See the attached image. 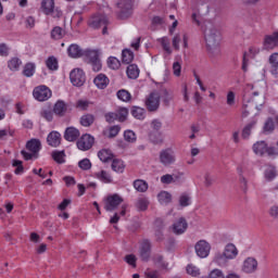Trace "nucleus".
Masks as SVG:
<instances>
[{"mask_svg":"<svg viewBox=\"0 0 278 278\" xmlns=\"http://www.w3.org/2000/svg\"><path fill=\"white\" fill-rule=\"evenodd\" d=\"M204 38L206 47L210 51H216L220 47V42L223 41V35L220 30H218L214 26H208L204 30Z\"/></svg>","mask_w":278,"mask_h":278,"instance_id":"f257e3e1","label":"nucleus"},{"mask_svg":"<svg viewBox=\"0 0 278 278\" xmlns=\"http://www.w3.org/2000/svg\"><path fill=\"white\" fill-rule=\"evenodd\" d=\"M87 60L91 65V68L94 73H99L103 68L101 63V52L99 50H87L86 51Z\"/></svg>","mask_w":278,"mask_h":278,"instance_id":"f03ea898","label":"nucleus"},{"mask_svg":"<svg viewBox=\"0 0 278 278\" xmlns=\"http://www.w3.org/2000/svg\"><path fill=\"white\" fill-rule=\"evenodd\" d=\"M160 163L163 166H173L177 162V156L175 155V150L173 148H166L159 153Z\"/></svg>","mask_w":278,"mask_h":278,"instance_id":"7ed1b4c3","label":"nucleus"},{"mask_svg":"<svg viewBox=\"0 0 278 278\" xmlns=\"http://www.w3.org/2000/svg\"><path fill=\"white\" fill-rule=\"evenodd\" d=\"M129 115V110L127 108H119V110L114 112H109L104 115L106 123H114V121H118L119 123H125L127 121V116Z\"/></svg>","mask_w":278,"mask_h":278,"instance_id":"20e7f679","label":"nucleus"},{"mask_svg":"<svg viewBox=\"0 0 278 278\" xmlns=\"http://www.w3.org/2000/svg\"><path fill=\"white\" fill-rule=\"evenodd\" d=\"M119 18H129L134 14V0H122L117 2Z\"/></svg>","mask_w":278,"mask_h":278,"instance_id":"39448f33","label":"nucleus"},{"mask_svg":"<svg viewBox=\"0 0 278 278\" xmlns=\"http://www.w3.org/2000/svg\"><path fill=\"white\" fill-rule=\"evenodd\" d=\"M70 80L73 86L81 87L86 84V73L81 68H74L70 73Z\"/></svg>","mask_w":278,"mask_h":278,"instance_id":"423d86ee","label":"nucleus"},{"mask_svg":"<svg viewBox=\"0 0 278 278\" xmlns=\"http://www.w3.org/2000/svg\"><path fill=\"white\" fill-rule=\"evenodd\" d=\"M278 47V31H274L269 35H265L263 38V50L273 51Z\"/></svg>","mask_w":278,"mask_h":278,"instance_id":"0eeeda50","label":"nucleus"},{"mask_svg":"<svg viewBox=\"0 0 278 278\" xmlns=\"http://www.w3.org/2000/svg\"><path fill=\"white\" fill-rule=\"evenodd\" d=\"M51 89L49 87L41 85L34 89L33 96L36 101H49L51 99Z\"/></svg>","mask_w":278,"mask_h":278,"instance_id":"6e6552de","label":"nucleus"},{"mask_svg":"<svg viewBox=\"0 0 278 278\" xmlns=\"http://www.w3.org/2000/svg\"><path fill=\"white\" fill-rule=\"evenodd\" d=\"M139 255L142 262H149L151 260V241L143 239L139 244Z\"/></svg>","mask_w":278,"mask_h":278,"instance_id":"1a4fd4ad","label":"nucleus"},{"mask_svg":"<svg viewBox=\"0 0 278 278\" xmlns=\"http://www.w3.org/2000/svg\"><path fill=\"white\" fill-rule=\"evenodd\" d=\"M123 203V198L118 194L109 195L104 202V210L106 212H114L118 205Z\"/></svg>","mask_w":278,"mask_h":278,"instance_id":"9d476101","label":"nucleus"},{"mask_svg":"<svg viewBox=\"0 0 278 278\" xmlns=\"http://www.w3.org/2000/svg\"><path fill=\"white\" fill-rule=\"evenodd\" d=\"M195 253L198 257L205 258L210 255V251H212V245L205 240H200L194 245Z\"/></svg>","mask_w":278,"mask_h":278,"instance_id":"9b49d317","label":"nucleus"},{"mask_svg":"<svg viewBox=\"0 0 278 278\" xmlns=\"http://www.w3.org/2000/svg\"><path fill=\"white\" fill-rule=\"evenodd\" d=\"M92 144H94V137L91 135H83L80 139L77 141V148L80 151H88L92 149Z\"/></svg>","mask_w":278,"mask_h":278,"instance_id":"f8f14e48","label":"nucleus"},{"mask_svg":"<svg viewBox=\"0 0 278 278\" xmlns=\"http://www.w3.org/2000/svg\"><path fill=\"white\" fill-rule=\"evenodd\" d=\"M207 0H198L192 7L191 21L194 25H201V5H205Z\"/></svg>","mask_w":278,"mask_h":278,"instance_id":"ddd939ff","label":"nucleus"},{"mask_svg":"<svg viewBox=\"0 0 278 278\" xmlns=\"http://www.w3.org/2000/svg\"><path fill=\"white\" fill-rule=\"evenodd\" d=\"M170 229L173 233H175V236H181L186 233L188 229V222L186 220V218L180 217L172 225Z\"/></svg>","mask_w":278,"mask_h":278,"instance_id":"4468645a","label":"nucleus"},{"mask_svg":"<svg viewBox=\"0 0 278 278\" xmlns=\"http://www.w3.org/2000/svg\"><path fill=\"white\" fill-rule=\"evenodd\" d=\"M181 42H182L185 49H188V36L181 35V34H176L172 39L173 49L175 51H179V49L181 48L180 47Z\"/></svg>","mask_w":278,"mask_h":278,"instance_id":"2eb2a0df","label":"nucleus"},{"mask_svg":"<svg viewBox=\"0 0 278 278\" xmlns=\"http://www.w3.org/2000/svg\"><path fill=\"white\" fill-rule=\"evenodd\" d=\"M47 143L49 147H60V144H62V135L55 130H52L47 137Z\"/></svg>","mask_w":278,"mask_h":278,"instance_id":"dca6fc26","label":"nucleus"},{"mask_svg":"<svg viewBox=\"0 0 278 278\" xmlns=\"http://www.w3.org/2000/svg\"><path fill=\"white\" fill-rule=\"evenodd\" d=\"M243 273H247L248 275H251L257 270V260L253 257H248L243 262V267H242Z\"/></svg>","mask_w":278,"mask_h":278,"instance_id":"f3484780","label":"nucleus"},{"mask_svg":"<svg viewBox=\"0 0 278 278\" xmlns=\"http://www.w3.org/2000/svg\"><path fill=\"white\" fill-rule=\"evenodd\" d=\"M93 84L99 88V90H105V88H108L110 85V78H108L105 74H98L93 79Z\"/></svg>","mask_w":278,"mask_h":278,"instance_id":"a211bd4d","label":"nucleus"},{"mask_svg":"<svg viewBox=\"0 0 278 278\" xmlns=\"http://www.w3.org/2000/svg\"><path fill=\"white\" fill-rule=\"evenodd\" d=\"M148 138L152 144H164V135H162V131L150 130Z\"/></svg>","mask_w":278,"mask_h":278,"instance_id":"6ab92c4d","label":"nucleus"},{"mask_svg":"<svg viewBox=\"0 0 278 278\" xmlns=\"http://www.w3.org/2000/svg\"><path fill=\"white\" fill-rule=\"evenodd\" d=\"M21 66H23V61L18 56H13L8 61V68L12 73L21 71Z\"/></svg>","mask_w":278,"mask_h":278,"instance_id":"aec40b11","label":"nucleus"},{"mask_svg":"<svg viewBox=\"0 0 278 278\" xmlns=\"http://www.w3.org/2000/svg\"><path fill=\"white\" fill-rule=\"evenodd\" d=\"M89 25L96 28L104 27V25H108V17L105 15H96L90 20Z\"/></svg>","mask_w":278,"mask_h":278,"instance_id":"412c9836","label":"nucleus"},{"mask_svg":"<svg viewBox=\"0 0 278 278\" xmlns=\"http://www.w3.org/2000/svg\"><path fill=\"white\" fill-rule=\"evenodd\" d=\"M228 260H236L238 257V248L233 243H228L223 252Z\"/></svg>","mask_w":278,"mask_h":278,"instance_id":"4be33fe9","label":"nucleus"},{"mask_svg":"<svg viewBox=\"0 0 278 278\" xmlns=\"http://www.w3.org/2000/svg\"><path fill=\"white\" fill-rule=\"evenodd\" d=\"M64 138L67 140V142H75V140L79 138V130H77L75 127L66 128Z\"/></svg>","mask_w":278,"mask_h":278,"instance_id":"5701e85b","label":"nucleus"},{"mask_svg":"<svg viewBox=\"0 0 278 278\" xmlns=\"http://www.w3.org/2000/svg\"><path fill=\"white\" fill-rule=\"evenodd\" d=\"M267 147L268 144L266 143V141H257L253 144V152L255 153V155H260L262 157L266 155Z\"/></svg>","mask_w":278,"mask_h":278,"instance_id":"b1692460","label":"nucleus"},{"mask_svg":"<svg viewBox=\"0 0 278 278\" xmlns=\"http://www.w3.org/2000/svg\"><path fill=\"white\" fill-rule=\"evenodd\" d=\"M26 149L30 151V153H35L36 155H38V152L40 151V149H42V144L38 139H30L26 143Z\"/></svg>","mask_w":278,"mask_h":278,"instance_id":"393cba45","label":"nucleus"},{"mask_svg":"<svg viewBox=\"0 0 278 278\" xmlns=\"http://www.w3.org/2000/svg\"><path fill=\"white\" fill-rule=\"evenodd\" d=\"M255 125H257V121L252 119L250 123H248L241 132V136L243 138V140H249V138L251 137V131H253V129H255Z\"/></svg>","mask_w":278,"mask_h":278,"instance_id":"a878e982","label":"nucleus"},{"mask_svg":"<svg viewBox=\"0 0 278 278\" xmlns=\"http://www.w3.org/2000/svg\"><path fill=\"white\" fill-rule=\"evenodd\" d=\"M55 8V2L53 0H42L41 1V12L47 16L51 15L52 10Z\"/></svg>","mask_w":278,"mask_h":278,"instance_id":"bb28decb","label":"nucleus"},{"mask_svg":"<svg viewBox=\"0 0 278 278\" xmlns=\"http://www.w3.org/2000/svg\"><path fill=\"white\" fill-rule=\"evenodd\" d=\"M52 111L55 116H66V114H71L72 109L68 105H54Z\"/></svg>","mask_w":278,"mask_h":278,"instance_id":"cd10ccee","label":"nucleus"},{"mask_svg":"<svg viewBox=\"0 0 278 278\" xmlns=\"http://www.w3.org/2000/svg\"><path fill=\"white\" fill-rule=\"evenodd\" d=\"M94 177L102 181V184H112V176L106 170L94 173Z\"/></svg>","mask_w":278,"mask_h":278,"instance_id":"c85d7f7f","label":"nucleus"},{"mask_svg":"<svg viewBox=\"0 0 278 278\" xmlns=\"http://www.w3.org/2000/svg\"><path fill=\"white\" fill-rule=\"evenodd\" d=\"M126 73H127V77H129V79H138L139 75H140V70L138 68V65L130 64V65H128Z\"/></svg>","mask_w":278,"mask_h":278,"instance_id":"c756f323","label":"nucleus"},{"mask_svg":"<svg viewBox=\"0 0 278 278\" xmlns=\"http://www.w3.org/2000/svg\"><path fill=\"white\" fill-rule=\"evenodd\" d=\"M98 157L101 162H110V160L114 159V154L112 153V150L102 149L98 152Z\"/></svg>","mask_w":278,"mask_h":278,"instance_id":"7c9ffc66","label":"nucleus"},{"mask_svg":"<svg viewBox=\"0 0 278 278\" xmlns=\"http://www.w3.org/2000/svg\"><path fill=\"white\" fill-rule=\"evenodd\" d=\"M213 262H215L217 266H227L229 257H227V255H225L223 252H217L213 258Z\"/></svg>","mask_w":278,"mask_h":278,"instance_id":"2f4dec72","label":"nucleus"},{"mask_svg":"<svg viewBox=\"0 0 278 278\" xmlns=\"http://www.w3.org/2000/svg\"><path fill=\"white\" fill-rule=\"evenodd\" d=\"M67 53L70 55V58H81V48L79 46H77L76 43H72L68 48H67Z\"/></svg>","mask_w":278,"mask_h":278,"instance_id":"473e14b6","label":"nucleus"},{"mask_svg":"<svg viewBox=\"0 0 278 278\" xmlns=\"http://www.w3.org/2000/svg\"><path fill=\"white\" fill-rule=\"evenodd\" d=\"M146 105H160V93L157 91L151 92L146 99Z\"/></svg>","mask_w":278,"mask_h":278,"instance_id":"72a5a7b5","label":"nucleus"},{"mask_svg":"<svg viewBox=\"0 0 278 278\" xmlns=\"http://www.w3.org/2000/svg\"><path fill=\"white\" fill-rule=\"evenodd\" d=\"M131 115L138 121H144V116H147V111L143 108L134 106L131 110Z\"/></svg>","mask_w":278,"mask_h":278,"instance_id":"f704fd0d","label":"nucleus"},{"mask_svg":"<svg viewBox=\"0 0 278 278\" xmlns=\"http://www.w3.org/2000/svg\"><path fill=\"white\" fill-rule=\"evenodd\" d=\"M134 188L137 192H147L149 190V184L146 180L137 179L134 181Z\"/></svg>","mask_w":278,"mask_h":278,"instance_id":"c9c22d12","label":"nucleus"},{"mask_svg":"<svg viewBox=\"0 0 278 278\" xmlns=\"http://www.w3.org/2000/svg\"><path fill=\"white\" fill-rule=\"evenodd\" d=\"M159 42L162 45L163 50L167 55L173 54V48L170 47V39L168 37H162L159 39Z\"/></svg>","mask_w":278,"mask_h":278,"instance_id":"e433bc0d","label":"nucleus"},{"mask_svg":"<svg viewBox=\"0 0 278 278\" xmlns=\"http://www.w3.org/2000/svg\"><path fill=\"white\" fill-rule=\"evenodd\" d=\"M79 123L83 127H91L94 124V115L85 114L80 117Z\"/></svg>","mask_w":278,"mask_h":278,"instance_id":"4c0bfd02","label":"nucleus"},{"mask_svg":"<svg viewBox=\"0 0 278 278\" xmlns=\"http://www.w3.org/2000/svg\"><path fill=\"white\" fill-rule=\"evenodd\" d=\"M36 74V63H26L24 65L23 75L25 77H34Z\"/></svg>","mask_w":278,"mask_h":278,"instance_id":"58836bf2","label":"nucleus"},{"mask_svg":"<svg viewBox=\"0 0 278 278\" xmlns=\"http://www.w3.org/2000/svg\"><path fill=\"white\" fill-rule=\"evenodd\" d=\"M112 170L115 173H124L125 170V163L121 159H114L111 165Z\"/></svg>","mask_w":278,"mask_h":278,"instance_id":"ea45409f","label":"nucleus"},{"mask_svg":"<svg viewBox=\"0 0 278 278\" xmlns=\"http://www.w3.org/2000/svg\"><path fill=\"white\" fill-rule=\"evenodd\" d=\"M157 197H159L160 203H162L163 205H168V203L173 201V195L167 191L160 192Z\"/></svg>","mask_w":278,"mask_h":278,"instance_id":"a19ab883","label":"nucleus"},{"mask_svg":"<svg viewBox=\"0 0 278 278\" xmlns=\"http://www.w3.org/2000/svg\"><path fill=\"white\" fill-rule=\"evenodd\" d=\"M136 207L139 212H147L149 208V200L147 198H139L136 202Z\"/></svg>","mask_w":278,"mask_h":278,"instance_id":"79ce46f5","label":"nucleus"},{"mask_svg":"<svg viewBox=\"0 0 278 278\" xmlns=\"http://www.w3.org/2000/svg\"><path fill=\"white\" fill-rule=\"evenodd\" d=\"M64 29H62V27L60 26H55L52 30H51V38L53 40H62V38H64Z\"/></svg>","mask_w":278,"mask_h":278,"instance_id":"37998d69","label":"nucleus"},{"mask_svg":"<svg viewBox=\"0 0 278 278\" xmlns=\"http://www.w3.org/2000/svg\"><path fill=\"white\" fill-rule=\"evenodd\" d=\"M106 64L112 71H118V68H121V61L116 56H110Z\"/></svg>","mask_w":278,"mask_h":278,"instance_id":"c03bdc74","label":"nucleus"},{"mask_svg":"<svg viewBox=\"0 0 278 278\" xmlns=\"http://www.w3.org/2000/svg\"><path fill=\"white\" fill-rule=\"evenodd\" d=\"M64 157H66V154H64V151L55 150L52 152V159L54 160V162H56V164H64V162H66Z\"/></svg>","mask_w":278,"mask_h":278,"instance_id":"a18cd8bd","label":"nucleus"},{"mask_svg":"<svg viewBox=\"0 0 278 278\" xmlns=\"http://www.w3.org/2000/svg\"><path fill=\"white\" fill-rule=\"evenodd\" d=\"M122 62L124 64H131L134 62V52L131 50H124L122 52Z\"/></svg>","mask_w":278,"mask_h":278,"instance_id":"49530a36","label":"nucleus"},{"mask_svg":"<svg viewBox=\"0 0 278 278\" xmlns=\"http://www.w3.org/2000/svg\"><path fill=\"white\" fill-rule=\"evenodd\" d=\"M117 99H119V101H123L124 103H129V101H131V93H129L125 89H122L117 91Z\"/></svg>","mask_w":278,"mask_h":278,"instance_id":"de8ad7c7","label":"nucleus"},{"mask_svg":"<svg viewBox=\"0 0 278 278\" xmlns=\"http://www.w3.org/2000/svg\"><path fill=\"white\" fill-rule=\"evenodd\" d=\"M277 177V169L273 166H269L265 169V179L267 181H273Z\"/></svg>","mask_w":278,"mask_h":278,"instance_id":"09e8293b","label":"nucleus"},{"mask_svg":"<svg viewBox=\"0 0 278 278\" xmlns=\"http://www.w3.org/2000/svg\"><path fill=\"white\" fill-rule=\"evenodd\" d=\"M153 262L156 264V266H160L161 268H168V263L164 262V256L161 254H155L153 256Z\"/></svg>","mask_w":278,"mask_h":278,"instance_id":"8fccbe9b","label":"nucleus"},{"mask_svg":"<svg viewBox=\"0 0 278 278\" xmlns=\"http://www.w3.org/2000/svg\"><path fill=\"white\" fill-rule=\"evenodd\" d=\"M41 116L42 118L51 123V121H53V109H51V106L43 109L41 111Z\"/></svg>","mask_w":278,"mask_h":278,"instance_id":"3c124183","label":"nucleus"},{"mask_svg":"<svg viewBox=\"0 0 278 278\" xmlns=\"http://www.w3.org/2000/svg\"><path fill=\"white\" fill-rule=\"evenodd\" d=\"M46 65L49 71H58V59L55 56H50L46 61Z\"/></svg>","mask_w":278,"mask_h":278,"instance_id":"603ef678","label":"nucleus"},{"mask_svg":"<svg viewBox=\"0 0 278 278\" xmlns=\"http://www.w3.org/2000/svg\"><path fill=\"white\" fill-rule=\"evenodd\" d=\"M172 68L175 77H181V61H175Z\"/></svg>","mask_w":278,"mask_h":278,"instance_id":"864d4df0","label":"nucleus"},{"mask_svg":"<svg viewBox=\"0 0 278 278\" xmlns=\"http://www.w3.org/2000/svg\"><path fill=\"white\" fill-rule=\"evenodd\" d=\"M78 166L81 170H90L92 168V163L88 159H83L78 162Z\"/></svg>","mask_w":278,"mask_h":278,"instance_id":"5fc2aeb1","label":"nucleus"},{"mask_svg":"<svg viewBox=\"0 0 278 278\" xmlns=\"http://www.w3.org/2000/svg\"><path fill=\"white\" fill-rule=\"evenodd\" d=\"M187 273L188 275H191V277H199V275H201V270L194 265H188Z\"/></svg>","mask_w":278,"mask_h":278,"instance_id":"6e6d98bb","label":"nucleus"},{"mask_svg":"<svg viewBox=\"0 0 278 278\" xmlns=\"http://www.w3.org/2000/svg\"><path fill=\"white\" fill-rule=\"evenodd\" d=\"M264 131L265 134H270L275 131V122H273V118H268L264 125Z\"/></svg>","mask_w":278,"mask_h":278,"instance_id":"4d7b16f0","label":"nucleus"},{"mask_svg":"<svg viewBox=\"0 0 278 278\" xmlns=\"http://www.w3.org/2000/svg\"><path fill=\"white\" fill-rule=\"evenodd\" d=\"M162 121L160 119H153L151 123H150V128L152 129L151 131H162Z\"/></svg>","mask_w":278,"mask_h":278,"instance_id":"13d9d810","label":"nucleus"},{"mask_svg":"<svg viewBox=\"0 0 278 278\" xmlns=\"http://www.w3.org/2000/svg\"><path fill=\"white\" fill-rule=\"evenodd\" d=\"M179 205L181 207H188V205H190V197L186 193L181 194L179 198Z\"/></svg>","mask_w":278,"mask_h":278,"instance_id":"bf43d9fd","label":"nucleus"},{"mask_svg":"<svg viewBox=\"0 0 278 278\" xmlns=\"http://www.w3.org/2000/svg\"><path fill=\"white\" fill-rule=\"evenodd\" d=\"M268 62L273 66V68H278V52L271 53L269 55Z\"/></svg>","mask_w":278,"mask_h":278,"instance_id":"052dcab7","label":"nucleus"},{"mask_svg":"<svg viewBox=\"0 0 278 278\" xmlns=\"http://www.w3.org/2000/svg\"><path fill=\"white\" fill-rule=\"evenodd\" d=\"M124 138L126 142H136V132H134L132 130H126L124 132Z\"/></svg>","mask_w":278,"mask_h":278,"instance_id":"680f3d73","label":"nucleus"},{"mask_svg":"<svg viewBox=\"0 0 278 278\" xmlns=\"http://www.w3.org/2000/svg\"><path fill=\"white\" fill-rule=\"evenodd\" d=\"M121 132V126L115 125L109 129V138H116L117 134Z\"/></svg>","mask_w":278,"mask_h":278,"instance_id":"e2e57ef3","label":"nucleus"},{"mask_svg":"<svg viewBox=\"0 0 278 278\" xmlns=\"http://www.w3.org/2000/svg\"><path fill=\"white\" fill-rule=\"evenodd\" d=\"M161 182L166 185L175 184V178L173 175L166 174L161 177Z\"/></svg>","mask_w":278,"mask_h":278,"instance_id":"0e129e2a","label":"nucleus"},{"mask_svg":"<svg viewBox=\"0 0 278 278\" xmlns=\"http://www.w3.org/2000/svg\"><path fill=\"white\" fill-rule=\"evenodd\" d=\"M208 278H225V274H223V270L220 269H213L210 273Z\"/></svg>","mask_w":278,"mask_h":278,"instance_id":"69168bd1","label":"nucleus"},{"mask_svg":"<svg viewBox=\"0 0 278 278\" xmlns=\"http://www.w3.org/2000/svg\"><path fill=\"white\" fill-rule=\"evenodd\" d=\"M260 47L257 46H252L249 48V52L248 55H250V58H255V55H260Z\"/></svg>","mask_w":278,"mask_h":278,"instance_id":"338daca9","label":"nucleus"},{"mask_svg":"<svg viewBox=\"0 0 278 278\" xmlns=\"http://www.w3.org/2000/svg\"><path fill=\"white\" fill-rule=\"evenodd\" d=\"M136 255L128 254L125 256V262L129 264V266H132V268H136Z\"/></svg>","mask_w":278,"mask_h":278,"instance_id":"774afa93","label":"nucleus"}]
</instances>
